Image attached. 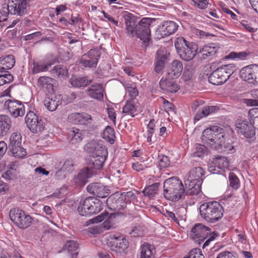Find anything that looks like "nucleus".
<instances>
[{
  "mask_svg": "<svg viewBox=\"0 0 258 258\" xmlns=\"http://www.w3.org/2000/svg\"><path fill=\"white\" fill-rule=\"evenodd\" d=\"M124 20L125 29L128 36L133 37L136 36L144 42H147L150 40V19L144 18L136 24L134 19L132 18L130 14H128L124 16Z\"/></svg>",
  "mask_w": 258,
  "mask_h": 258,
  "instance_id": "f257e3e1",
  "label": "nucleus"
},
{
  "mask_svg": "<svg viewBox=\"0 0 258 258\" xmlns=\"http://www.w3.org/2000/svg\"><path fill=\"white\" fill-rule=\"evenodd\" d=\"M204 171L201 167L191 169L184 177V184L186 194L198 195L201 191V184L203 180Z\"/></svg>",
  "mask_w": 258,
  "mask_h": 258,
  "instance_id": "f03ea898",
  "label": "nucleus"
},
{
  "mask_svg": "<svg viewBox=\"0 0 258 258\" xmlns=\"http://www.w3.org/2000/svg\"><path fill=\"white\" fill-rule=\"evenodd\" d=\"M163 195L169 201H177L186 193L181 181L177 177L167 179L164 182Z\"/></svg>",
  "mask_w": 258,
  "mask_h": 258,
  "instance_id": "7ed1b4c3",
  "label": "nucleus"
},
{
  "mask_svg": "<svg viewBox=\"0 0 258 258\" xmlns=\"http://www.w3.org/2000/svg\"><path fill=\"white\" fill-rule=\"evenodd\" d=\"M225 136V133L223 128L218 126H212L203 131L201 139L203 143L214 150H219L222 147Z\"/></svg>",
  "mask_w": 258,
  "mask_h": 258,
  "instance_id": "20e7f679",
  "label": "nucleus"
},
{
  "mask_svg": "<svg viewBox=\"0 0 258 258\" xmlns=\"http://www.w3.org/2000/svg\"><path fill=\"white\" fill-rule=\"evenodd\" d=\"M199 209L201 217L210 223L219 221L223 216V207L216 201L204 203L200 205Z\"/></svg>",
  "mask_w": 258,
  "mask_h": 258,
  "instance_id": "39448f33",
  "label": "nucleus"
},
{
  "mask_svg": "<svg viewBox=\"0 0 258 258\" xmlns=\"http://www.w3.org/2000/svg\"><path fill=\"white\" fill-rule=\"evenodd\" d=\"M174 45L180 57L185 61L191 60L198 53V45L186 41L183 37L177 38Z\"/></svg>",
  "mask_w": 258,
  "mask_h": 258,
  "instance_id": "423d86ee",
  "label": "nucleus"
},
{
  "mask_svg": "<svg viewBox=\"0 0 258 258\" xmlns=\"http://www.w3.org/2000/svg\"><path fill=\"white\" fill-rule=\"evenodd\" d=\"M103 209V203L99 199L90 197L80 201L78 211L81 216H86L97 214Z\"/></svg>",
  "mask_w": 258,
  "mask_h": 258,
  "instance_id": "0eeeda50",
  "label": "nucleus"
},
{
  "mask_svg": "<svg viewBox=\"0 0 258 258\" xmlns=\"http://www.w3.org/2000/svg\"><path fill=\"white\" fill-rule=\"evenodd\" d=\"M235 70L233 64L222 66L213 71L209 77V82L214 85H220L227 81Z\"/></svg>",
  "mask_w": 258,
  "mask_h": 258,
  "instance_id": "6e6552de",
  "label": "nucleus"
},
{
  "mask_svg": "<svg viewBox=\"0 0 258 258\" xmlns=\"http://www.w3.org/2000/svg\"><path fill=\"white\" fill-rule=\"evenodd\" d=\"M11 220L20 228L25 229L29 227L32 222L31 217L18 209H13L10 211Z\"/></svg>",
  "mask_w": 258,
  "mask_h": 258,
  "instance_id": "1a4fd4ad",
  "label": "nucleus"
},
{
  "mask_svg": "<svg viewBox=\"0 0 258 258\" xmlns=\"http://www.w3.org/2000/svg\"><path fill=\"white\" fill-rule=\"evenodd\" d=\"M235 130L246 139H255V128L252 122L246 120L237 119L235 122Z\"/></svg>",
  "mask_w": 258,
  "mask_h": 258,
  "instance_id": "9d476101",
  "label": "nucleus"
},
{
  "mask_svg": "<svg viewBox=\"0 0 258 258\" xmlns=\"http://www.w3.org/2000/svg\"><path fill=\"white\" fill-rule=\"evenodd\" d=\"M25 121L28 127L33 133L41 132L44 129V123L39 119L38 115L33 111H29L25 117Z\"/></svg>",
  "mask_w": 258,
  "mask_h": 258,
  "instance_id": "9b49d317",
  "label": "nucleus"
},
{
  "mask_svg": "<svg viewBox=\"0 0 258 258\" xmlns=\"http://www.w3.org/2000/svg\"><path fill=\"white\" fill-rule=\"evenodd\" d=\"M4 107L8 109L14 117L23 116L25 113L24 105L17 100H7L5 102Z\"/></svg>",
  "mask_w": 258,
  "mask_h": 258,
  "instance_id": "f8f14e48",
  "label": "nucleus"
},
{
  "mask_svg": "<svg viewBox=\"0 0 258 258\" xmlns=\"http://www.w3.org/2000/svg\"><path fill=\"white\" fill-rule=\"evenodd\" d=\"M100 53L97 49H91L84 54L80 60V63L85 68H96L100 58Z\"/></svg>",
  "mask_w": 258,
  "mask_h": 258,
  "instance_id": "ddd939ff",
  "label": "nucleus"
},
{
  "mask_svg": "<svg viewBox=\"0 0 258 258\" xmlns=\"http://www.w3.org/2000/svg\"><path fill=\"white\" fill-rule=\"evenodd\" d=\"M85 148L91 156L108 155L107 149L101 140H92L86 145Z\"/></svg>",
  "mask_w": 258,
  "mask_h": 258,
  "instance_id": "4468645a",
  "label": "nucleus"
},
{
  "mask_svg": "<svg viewBox=\"0 0 258 258\" xmlns=\"http://www.w3.org/2000/svg\"><path fill=\"white\" fill-rule=\"evenodd\" d=\"M211 231L210 229L202 224H195L191 229V238L196 242L200 243L206 239Z\"/></svg>",
  "mask_w": 258,
  "mask_h": 258,
  "instance_id": "2eb2a0df",
  "label": "nucleus"
},
{
  "mask_svg": "<svg viewBox=\"0 0 258 258\" xmlns=\"http://www.w3.org/2000/svg\"><path fill=\"white\" fill-rule=\"evenodd\" d=\"M27 8L26 0H11L8 4V10L13 15L23 16L27 13Z\"/></svg>",
  "mask_w": 258,
  "mask_h": 258,
  "instance_id": "dca6fc26",
  "label": "nucleus"
},
{
  "mask_svg": "<svg viewBox=\"0 0 258 258\" xmlns=\"http://www.w3.org/2000/svg\"><path fill=\"white\" fill-rule=\"evenodd\" d=\"M108 208L112 211L119 210L126 207V202L123 200V196L120 192L111 195L106 200Z\"/></svg>",
  "mask_w": 258,
  "mask_h": 258,
  "instance_id": "f3484780",
  "label": "nucleus"
},
{
  "mask_svg": "<svg viewBox=\"0 0 258 258\" xmlns=\"http://www.w3.org/2000/svg\"><path fill=\"white\" fill-rule=\"evenodd\" d=\"M111 249L117 253L124 251L128 246V240L122 235L114 234L111 236Z\"/></svg>",
  "mask_w": 258,
  "mask_h": 258,
  "instance_id": "a211bd4d",
  "label": "nucleus"
},
{
  "mask_svg": "<svg viewBox=\"0 0 258 258\" xmlns=\"http://www.w3.org/2000/svg\"><path fill=\"white\" fill-rule=\"evenodd\" d=\"M183 70L182 62L177 59L173 60L167 68V74L169 79L178 78Z\"/></svg>",
  "mask_w": 258,
  "mask_h": 258,
  "instance_id": "6ab92c4d",
  "label": "nucleus"
},
{
  "mask_svg": "<svg viewBox=\"0 0 258 258\" xmlns=\"http://www.w3.org/2000/svg\"><path fill=\"white\" fill-rule=\"evenodd\" d=\"M87 191L99 198H104L109 194V189L105 186L99 183H93L88 185Z\"/></svg>",
  "mask_w": 258,
  "mask_h": 258,
  "instance_id": "aec40b11",
  "label": "nucleus"
},
{
  "mask_svg": "<svg viewBox=\"0 0 258 258\" xmlns=\"http://www.w3.org/2000/svg\"><path fill=\"white\" fill-rule=\"evenodd\" d=\"M219 48V45L216 43H210L205 45L200 48L197 53L198 57L201 59H207L209 57L214 55Z\"/></svg>",
  "mask_w": 258,
  "mask_h": 258,
  "instance_id": "412c9836",
  "label": "nucleus"
},
{
  "mask_svg": "<svg viewBox=\"0 0 258 258\" xmlns=\"http://www.w3.org/2000/svg\"><path fill=\"white\" fill-rule=\"evenodd\" d=\"M54 81V79L48 77H40L37 80V86L44 92L51 93L53 92Z\"/></svg>",
  "mask_w": 258,
  "mask_h": 258,
  "instance_id": "4be33fe9",
  "label": "nucleus"
},
{
  "mask_svg": "<svg viewBox=\"0 0 258 258\" xmlns=\"http://www.w3.org/2000/svg\"><path fill=\"white\" fill-rule=\"evenodd\" d=\"M256 67L257 65L254 64L243 68L240 71L241 78L248 83L252 84Z\"/></svg>",
  "mask_w": 258,
  "mask_h": 258,
  "instance_id": "5701e85b",
  "label": "nucleus"
},
{
  "mask_svg": "<svg viewBox=\"0 0 258 258\" xmlns=\"http://www.w3.org/2000/svg\"><path fill=\"white\" fill-rule=\"evenodd\" d=\"M104 89L101 85L96 84L90 86L87 90V94L91 98L98 101L103 100Z\"/></svg>",
  "mask_w": 258,
  "mask_h": 258,
  "instance_id": "b1692460",
  "label": "nucleus"
},
{
  "mask_svg": "<svg viewBox=\"0 0 258 258\" xmlns=\"http://www.w3.org/2000/svg\"><path fill=\"white\" fill-rule=\"evenodd\" d=\"M92 171L87 167L83 168L74 178V182L79 186L84 185L88 182V179L91 177Z\"/></svg>",
  "mask_w": 258,
  "mask_h": 258,
  "instance_id": "393cba45",
  "label": "nucleus"
},
{
  "mask_svg": "<svg viewBox=\"0 0 258 258\" xmlns=\"http://www.w3.org/2000/svg\"><path fill=\"white\" fill-rule=\"evenodd\" d=\"M178 26L173 21H169L163 23L160 28L159 32L162 37H165L174 33L178 29Z\"/></svg>",
  "mask_w": 258,
  "mask_h": 258,
  "instance_id": "a878e982",
  "label": "nucleus"
},
{
  "mask_svg": "<svg viewBox=\"0 0 258 258\" xmlns=\"http://www.w3.org/2000/svg\"><path fill=\"white\" fill-rule=\"evenodd\" d=\"M167 58L166 51L159 50L157 52L156 61L155 63V71L158 73H161L165 66V61Z\"/></svg>",
  "mask_w": 258,
  "mask_h": 258,
  "instance_id": "bb28decb",
  "label": "nucleus"
},
{
  "mask_svg": "<svg viewBox=\"0 0 258 258\" xmlns=\"http://www.w3.org/2000/svg\"><path fill=\"white\" fill-rule=\"evenodd\" d=\"M159 85L162 90L170 93H175L179 89L176 82L173 80L162 79Z\"/></svg>",
  "mask_w": 258,
  "mask_h": 258,
  "instance_id": "cd10ccee",
  "label": "nucleus"
},
{
  "mask_svg": "<svg viewBox=\"0 0 258 258\" xmlns=\"http://www.w3.org/2000/svg\"><path fill=\"white\" fill-rule=\"evenodd\" d=\"M15 63V57L12 55L0 57V72H8L6 70L12 69Z\"/></svg>",
  "mask_w": 258,
  "mask_h": 258,
  "instance_id": "c85d7f7f",
  "label": "nucleus"
},
{
  "mask_svg": "<svg viewBox=\"0 0 258 258\" xmlns=\"http://www.w3.org/2000/svg\"><path fill=\"white\" fill-rule=\"evenodd\" d=\"M19 171L16 165L12 162L7 166L6 171L2 174V177L6 180H14L18 178Z\"/></svg>",
  "mask_w": 258,
  "mask_h": 258,
  "instance_id": "c756f323",
  "label": "nucleus"
},
{
  "mask_svg": "<svg viewBox=\"0 0 258 258\" xmlns=\"http://www.w3.org/2000/svg\"><path fill=\"white\" fill-rule=\"evenodd\" d=\"M62 99L60 95L54 96L51 98H48L45 99L44 104L49 111H53L61 104Z\"/></svg>",
  "mask_w": 258,
  "mask_h": 258,
  "instance_id": "7c9ffc66",
  "label": "nucleus"
},
{
  "mask_svg": "<svg viewBox=\"0 0 258 258\" xmlns=\"http://www.w3.org/2000/svg\"><path fill=\"white\" fill-rule=\"evenodd\" d=\"M12 121L7 115H0V136L6 135L11 127Z\"/></svg>",
  "mask_w": 258,
  "mask_h": 258,
  "instance_id": "2f4dec72",
  "label": "nucleus"
},
{
  "mask_svg": "<svg viewBox=\"0 0 258 258\" xmlns=\"http://www.w3.org/2000/svg\"><path fill=\"white\" fill-rule=\"evenodd\" d=\"M139 258H153L155 252L154 246L149 243H144L140 248Z\"/></svg>",
  "mask_w": 258,
  "mask_h": 258,
  "instance_id": "473e14b6",
  "label": "nucleus"
},
{
  "mask_svg": "<svg viewBox=\"0 0 258 258\" xmlns=\"http://www.w3.org/2000/svg\"><path fill=\"white\" fill-rule=\"evenodd\" d=\"M71 84L74 87H84L89 84L91 80H89L86 77L73 76L70 80Z\"/></svg>",
  "mask_w": 258,
  "mask_h": 258,
  "instance_id": "72a5a7b5",
  "label": "nucleus"
},
{
  "mask_svg": "<svg viewBox=\"0 0 258 258\" xmlns=\"http://www.w3.org/2000/svg\"><path fill=\"white\" fill-rule=\"evenodd\" d=\"M54 77H57L60 80L68 78V71L66 67L61 65L55 66L51 71Z\"/></svg>",
  "mask_w": 258,
  "mask_h": 258,
  "instance_id": "f704fd0d",
  "label": "nucleus"
},
{
  "mask_svg": "<svg viewBox=\"0 0 258 258\" xmlns=\"http://www.w3.org/2000/svg\"><path fill=\"white\" fill-rule=\"evenodd\" d=\"M137 112V107L133 100H127L122 108V113L132 117Z\"/></svg>",
  "mask_w": 258,
  "mask_h": 258,
  "instance_id": "c9c22d12",
  "label": "nucleus"
},
{
  "mask_svg": "<svg viewBox=\"0 0 258 258\" xmlns=\"http://www.w3.org/2000/svg\"><path fill=\"white\" fill-rule=\"evenodd\" d=\"M108 155L104 156H92L91 157L93 168L96 170H99L103 168L104 163L107 159Z\"/></svg>",
  "mask_w": 258,
  "mask_h": 258,
  "instance_id": "e433bc0d",
  "label": "nucleus"
},
{
  "mask_svg": "<svg viewBox=\"0 0 258 258\" xmlns=\"http://www.w3.org/2000/svg\"><path fill=\"white\" fill-rule=\"evenodd\" d=\"M215 164L217 165L220 170H222V174L228 169L229 162L227 158L223 156H218L214 159Z\"/></svg>",
  "mask_w": 258,
  "mask_h": 258,
  "instance_id": "4c0bfd02",
  "label": "nucleus"
},
{
  "mask_svg": "<svg viewBox=\"0 0 258 258\" xmlns=\"http://www.w3.org/2000/svg\"><path fill=\"white\" fill-rule=\"evenodd\" d=\"M216 109V107L214 106H205L201 111H199L195 116V120H199L204 117H206L214 112Z\"/></svg>",
  "mask_w": 258,
  "mask_h": 258,
  "instance_id": "58836bf2",
  "label": "nucleus"
},
{
  "mask_svg": "<svg viewBox=\"0 0 258 258\" xmlns=\"http://www.w3.org/2000/svg\"><path fill=\"white\" fill-rule=\"evenodd\" d=\"M102 137L106 141L112 144L114 142L115 135L114 131L113 128L109 126H107L102 134Z\"/></svg>",
  "mask_w": 258,
  "mask_h": 258,
  "instance_id": "ea45409f",
  "label": "nucleus"
},
{
  "mask_svg": "<svg viewBox=\"0 0 258 258\" xmlns=\"http://www.w3.org/2000/svg\"><path fill=\"white\" fill-rule=\"evenodd\" d=\"M116 218V214H110L102 223V227L106 230L114 228L117 222Z\"/></svg>",
  "mask_w": 258,
  "mask_h": 258,
  "instance_id": "a19ab883",
  "label": "nucleus"
},
{
  "mask_svg": "<svg viewBox=\"0 0 258 258\" xmlns=\"http://www.w3.org/2000/svg\"><path fill=\"white\" fill-rule=\"evenodd\" d=\"M124 88L128 95L134 99L139 95V91L137 89L136 84L134 83H127L124 85Z\"/></svg>",
  "mask_w": 258,
  "mask_h": 258,
  "instance_id": "79ce46f5",
  "label": "nucleus"
},
{
  "mask_svg": "<svg viewBox=\"0 0 258 258\" xmlns=\"http://www.w3.org/2000/svg\"><path fill=\"white\" fill-rule=\"evenodd\" d=\"M51 66L50 63H44L42 61L33 63V72L35 74L47 71Z\"/></svg>",
  "mask_w": 258,
  "mask_h": 258,
  "instance_id": "37998d69",
  "label": "nucleus"
},
{
  "mask_svg": "<svg viewBox=\"0 0 258 258\" xmlns=\"http://www.w3.org/2000/svg\"><path fill=\"white\" fill-rule=\"evenodd\" d=\"M22 137L19 133L15 132L12 134L10 137V147L13 148L21 145Z\"/></svg>",
  "mask_w": 258,
  "mask_h": 258,
  "instance_id": "c03bdc74",
  "label": "nucleus"
},
{
  "mask_svg": "<svg viewBox=\"0 0 258 258\" xmlns=\"http://www.w3.org/2000/svg\"><path fill=\"white\" fill-rule=\"evenodd\" d=\"M159 186L156 184L148 185L144 188L143 194L149 198H153L157 194Z\"/></svg>",
  "mask_w": 258,
  "mask_h": 258,
  "instance_id": "a18cd8bd",
  "label": "nucleus"
},
{
  "mask_svg": "<svg viewBox=\"0 0 258 258\" xmlns=\"http://www.w3.org/2000/svg\"><path fill=\"white\" fill-rule=\"evenodd\" d=\"M229 185L234 189H237L240 187V181L238 177L233 172H230L229 174Z\"/></svg>",
  "mask_w": 258,
  "mask_h": 258,
  "instance_id": "49530a36",
  "label": "nucleus"
},
{
  "mask_svg": "<svg viewBox=\"0 0 258 258\" xmlns=\"http://www.w3.org/2000/svg\"><path fill=\"white\" fill-rule=\"evenodd\" d=\"M12 153L14 156L19 158H24L26 155V151L21 145L11 148Z\"/></svg>",
  "mask_w": 258,
  "mask_h": 258,
  "instance_id": "de8ad7c7",
  "label": "nucleus"
},
{
  "mask_svg": "<svg viewBox=\"0 0 258 258\" xmlns=\"http://www.w3.org/2000/svg\"><path fill=\"white\" fill-rule=\"evenodd\" d=\"M13 80V76L9 72H0V86L10 83Z\"/></svg>",
  "mask_w": 258,
  "mask_h": 258,
  "instance_id": "09e8293b",
  "label": "nucleus"
},
{
  "mask_svg": "<svg viewBox=\"0 0 258 258\" xmlns=\"http://www.w3.org/2000/svg\"><path fill=\"white\" fill-rule=\"evenodd\" d=\"M78 247L77 242L74 240H68L64 245L63 249L64 251H67L69 253L75 252Z\"/></svg>",
  "mask_w": 258,
  "mask_h": 258,
  "instance_id": "8fccbe9b",
  "label": "nucleus"
},
{
  "mask_svg": "<svg viewBox=\"0 0 258 258\" xmlns=\"http://www.w3.org/2000/svg\"><path fill=\"white\" fill-rule=\"evenodd\" d=\"M158 167L160 169L167 167L170 165V160L165 155L161 154L158 155Z\"/></svg>",
  "mask_w": 258,
  "mask_h": 258,
  "instance_id": "3c124183",
  "label": "nucleus"
},
{
  "mask_svg": "<svg viewBox=\"0 0 258 258\" xmlns=\"http://www.w3.org/2000/svg\"><path fill=\"white\" fill-rule=\"evenodd\" d=\"M222 148L218 150L219 152H226L228 153H233L235 151L234 146L231 142L225 143V140L222 143Z\"/></svg>",
  "mask_w": 258,
  "mask_h": 258,
  "instance_id": "603ef678",
  "label": "nucleus"
},
{
  "mask_svg": "<svg viewBox=\"0 0 258 258\" xmlns=\"http://www.w3.org/2000/svg\"><path fill=\"white\" fill-rule=\"evenodd\" d=\"M182 78L184 81H188L191 80L194 76L193 71L190 66H186L183 70Z\"/></svg>",
  "mask_w": 258,
  "mask_h": 258,
  "instance_id": "864d4df0",
  "label": "nucleus"
},
{
  "mask_svg": "<svg viewBox=\"0 0 258 258\" xmlns=\"http://www.w3.org/2000/svg\"><path fill=\"white\" fill-rule=\"evenodd\" d=\"M109 213L107 212H104L101 214L94 217L93 218L88 220L87 221V224H93V223H98L103 221L105 220L106 217L108 216Z\"/></svg>",
  "mask_w": 258,
  "mask_h": 258,
  "instance_id": "5fc2aeb1",
  "label": "nucleus"
},
{
  "mask_svg": "<svg viewBox=\"0 0 258 258\" xmlns=\"http://www.w3.org/2000/svg\"><path fill=\"white\" fill-rule=\"evenodd\" d=\"M206 147L201 145H198L196 147L195 151L192 153V156L195 157H202L206 154Z\"/></svg>",
  "mask_w": 258,
  "mask_h": 258,
  "instance_id": "6e6d98bb",
  "label": "nucleus"
},
{
  "mask_svg": "<svg viewBox=\"0 0 258 258\" xmlns=\"http://www.w3.org/2000/svg\"><path fill=\"white\" fill-rule=\"evenodd\" d=\"M68 120L70 122L74 124H81V113H73L69 114Z\"/></svg>",
  "mask_w": 258,
  "mask_h": 258,
  "instance_id": "4d7b16f0",
  "label": "nucleus"
},
{
  "mask_svg": "<svg viewBox=\"0 0 258 258\" xmlns=\"http://www.w3.org/2000/svg\"><path fill=\"white\" fill-rule=\"evenodd\" d=\"M130 234L133 237L141 236L143 234V229L140 225L134 226L130 232Z\"/></svg>",
  "mask_w": 258,
  "mask_h": 258,
  "instance_id": "13d9d810",
  "label": "nucleus"
},
{
  "mask_svg": "<svg viewBox=\"0 0 258 258\" xmlns=\"http://www.w3.org/2000/svg\"><path fill=\"white\" fill-rule=\"evenodd\" d=\"M70 135L72 137L73 141L79 142L82 140V134L80 132L79 130L77 128H73L71 131Z\"/></svg>",
  "mask_w": 258,
  "mask_h": 258,
  "instance_id": "bf43d9fd",
  "label": "nucleus"
},
{
  "mask_svg": "<svg viewBox=\"0 0 258 258\" xmlns=\"http://www.w3.org/2000/svg\"><path fill=\"white\" fill-rule=\"evenodd\" d=\"M208 171L212 174H222V170H220L217 165L215 164V160L208 165Z\"/></svg>",
  "mask_w": 258,
  "mask_h": 258,
  "instance_id": "052dcab7",
  "label": "nucleus"
},
{
  "mask_svg": "<svg viewBox=\"0 0 258 258\" xmlns=\"http://www.w3.org/2000/svg\"><path fill=\"white\" fill-rule=\"evenodd\" d=\"M147 183L149 185L156 184L158 186H160L161 179L158 176L150 175L149 176Z\"/></svg>",
  "mask_w": 258,
  "mask_h": 258,
  "instance_id": "680f3d73",
  "label": "nucleus"
},
{
  "mask_svg": "<svg viewBox=\"0 0 258 258\" xmlns=\"http://www.w3.org/2000/svg\"><path fill=\"white\" fill-rule=\"evenodd\" d=\"M248 56V54L244 51L240 52H231L229 55V57L231 58H238L240 59H244Z\"/></svg>",
  "mask_w": 258,
  "mask_h": 258,
  "instance_id": "e2e57ef3",
  "label": "nucleus"
},
{
  "mask_svg": "<svg viewBox=\"0 0 258 258\" xmlns=\"http://www.w3.org/2000/svg\"><path fill=\"white\" fill-rule=\"evenodd\" d=\"M248 117L250 121L254 123L256 118H258V108H253L248 111Z\"/></svg>",
  "mask_w": 258,
  "mask_h": 258,
  "instance_id": "0e129e2a",
  "label": "nucleus"
},
{
  "mask_svg": "<svg viewBox=\"0 0 258 258\" xmlns=\"http://www.w3.org/2000/svg\"><path fill=\"white\" fill-rule=\"evenodd\" d=\"M81 124L91 123L92 121L91 116L87 113H81Z\"/></svg>",
  "mask_w": 258,
  "mask_h": 258,
  "instance_id": "69168bd1",
  "label": "nucleus"
},
{
  "mask_svg": "<svg viewBox=\"0 0 258 258\" xmlns=\"http://www.w3.org/2000/svg\"><path fill=\"white\" fill-rule=\"evenodd\" d=\"M220 7L223 12L227 14V15H229L232 19L234 20L236 19V15L232 11L228 9L225 5L223 4H220Z\"/></svg>",
  "mask_w": 258,
  "mask_h": 258,
  "instance_id": "338daca9",
  "label": "nucleus"
},
{
  "mask_svg": "<svg viewBox=\"0 0 258 258\" xmlns=\"http://www.w3.org/2000/svg\"><path fill=\"white\" fill-rule=\"evenodd\" d=\"M217 258H235L233 253L228 251H224L219 253Z\"/></svg>",
  "mask_w": 258,
  "mask_h": 258,
  "instance_id": "774afa93",
  "label": "nucleus"
}]
</instances>
